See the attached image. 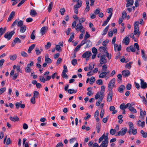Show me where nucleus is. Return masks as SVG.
<instances>
[{
    "mask_svg": "<svg viewBox=\"0 0 147 147\" xmlns=\"http://www.w3.org/2000/svg\"><path fill=\"white\" fill-rule=\"evenodd\" d=\"M75 29L77 32H80L81 33H84V31H85L82 24H78L76 25Z\"/></svg>",
    "mask_w": 147,
    "mask_h": 147,
    "instance_id": "f257e3e1",
    "label": "nucleus"
},
{
    "mask_svg": "<svg viewBox=\"0 0 147 147\" xmlns=\"http://www.w3.org/2000/svg\"><path fill=\"white\" fill-rule=\"evenodd\" d=\"M19 20L17 19L15 20L11 25V28L16 25L17 24L18 26V27H20L24 25H23V22L22 20H20L19 21Z\"/></svg>",
    "mask_w": 147,
    "mask_h": 147,
    "instance_id": "f03ea898",
    "label": "nucleus"
},
{
    "mask_svg": "<svg viewBox=\"0 0 147 147\" xmlns=\"http://www.w3.org/2000/svg\"><path fill=\"white\" fill-rule=\"evenodd\" d=\"M15 33V31L14 30L10 32H7L5 34L4 37L5 38L7 39L8 40H9Z\"/></svg>",
    "mask_w": 147,
    "mask_h": 147,
    "instance_id": "7ed1b4c3",
    "label": "nucleus"
},
{
    "mask_svg": "<svg viewBox=\"0 0 147 147\" xmlns=\"http://www.w3.org/2000/svg\"><path fill=\"white\" fill-rule=\"evenodd\" d=\"M108 132L106 133L105 135V134L104 133L99 138L98 140V143H100L101 142L103 139L104 140L108 141Z\"/></svg>",
    "mask_w": 147,
    "mask_h": 147,
    "instance_id": "20e7f679",
    "label": "nucleus"
},
{
    "mask_svg": "<svg viewBox=\"0 0 147 147\" xmlns=\"http://www.w3.org/2000/svg\"><path fill=\"white\" fill-rule=\"evenodd\" d=\"M127 130V129L126 127L122 128L120 131L118 132V134L116 136H119L121 135L122 136H124L126 133Z\"/></svg>",
    "mask_w": 147,
    "mask_h": 147,
    "instance_id": "39448f33",
    "label": "nucleus"
},
{
    "mask_svg": "<svg viewBox=\"0 0 147 147\" xmlns=\"http://www.w3.org/2000/svg\"><path fill=\"white\" fill-rule=\"evenodd\" d=\"M115 79L113 78L109 82L108 84V89L109 90H112L115 84Z\"/></svg>",
    "mask_w": 147,
    "mask_h": 147,
    "instance_id": "423d86ee",
    "label": "nucleus"
},
{
    "mask_svg": "<svg viewBox=\"0 0 147 147\" xmlns=\"http://www.w3.org/2000/svg\"><path fill=\"white\" fill-rule=\"evenodd\" d=\"M107 62V60L105 59V56L103 55L101 56L100 60V64L99 66L101 67L103 64H105Z\"/></svg>",
    "mask_w": 147,
    "mask_h": 147,
    "instance_id": "0eeeda50",
    "label": "nucleus"
},
{
    "mask_svg": "<svg viewBox=\"0 0 147 147\" xmlns=\"http://www.w3.org/2000/svg\"><path fill=\"white\" fill-rule=\"evenodd\" d=\"M140 87L141 88L143 89H145L147 88V84L146 82H145L142 79H140Z\"/></svg>",
    "mask_w": 147,
    "mask_h": 147,
    "instance_id": "6e6552de",
    "label": "nucleus"
},
{
    "mask_svg": "<svg viewBox=\"0 0 147 147\" xmlns=\"http://www.w3.org/2000/svg\"><path fill=\"white\" fill-rule=\"evenodd\" d=\"M134 127H129V130L128 132L129 135L131 134H132L133 135H135L137 134V130L136 129H134Z\"/></svg>",
    "mask_w": 147,
    "mask_h": 147,
    "instance_id": "1a4fd4ad",
    "label": "nucleus"
},
{
    "mask_svg": "<svg viewBox=\"0 0 147 147\" xmlns=\"http://www.w3.org/2000/svg\"><path fill=\"white\" fill-rule=\"evenodd\" d=\"M138 108L139 109L140 113L139 117L141 118V119H144V117L146 115V112L145 111H143L142 109L140 107H138Z\"/></svg>",
    "mask_w": 147,
    "mask_h": 147,
    "instance_id": "9d476101",
    "label": "nucleus"
},
{
    "mask_svg": "<svg viewBox=\"0 0 147 147\" xmlns=\"http://www.w3.org/2000/svg\"><path fill=\"white\" fill-rule=\"evenodd\" d=\"M113 93L112 90H109L107 97V101L108 102L111 101L112 99Z\"/></svg>",
    "mask_w": 147,
    "mask_h": 147,
    "instance_id": "9b49d317",
    "label": "nucleus"
},
{
    "mask_svg": "<svg viewBox=\"0 0 147 147\" xmlns=\"http://www.w3.org/2000/svg\"><path fill=\"white\" fill-rule=\"evenodd\" d=\"M122 75L124 77L129 76L130 75V72L128 70H124L122 72Z\"/></svg>",
    "mask_w": 147,
    "mask_h": 147,
    "instance_id": "f8f14e48",
    "label": "nucleus"
},
{
    "mask_svg": "<svg viewBox=\"0 0 147 147\" xmlns=\"http://www.w3.org/2000/svg\"><path fill=\"white\" fill-rule=\"evenodd\" d=\"M91 53L90 52L87 51L84 53L82 55V57L84 58H88L91 56Z\"/></svg>",
    "mask_w": 147,
    "mask_h": 147,
    "instance_id": "ddd939ff",
    "label": "nucleus"
},
{
    "mask_svg": "<svg viewBox=\"0 0 147 147\" xmlns=\"http://www.w3.org/2000/svg\"><path fill=\"white\" fill-rule=\"evenodd\" d=\"M136 124L138 127H141L142 128H143L145 126V122L144 121L142 122L141 121L139 120L137 121Z\"/></svg>",
    "mask_w": 147,
    "mask_h": 147,
    "instance_id": "4468645a",
    "label": "nucleus"
},
{
    "mask_svg": "<svg viewBox=\"0 0 147 147\" xmlns=\"http://www.w3.org/2000/svg\"><path fill=\"white\" fill-rule=\"evenodd\" d=\"M123 42L125 45H128L129 42V37L126 36L125 37L123 38Z\"/></svg>",
    "mask_w": 147,
    "mask_h": 147,
    "instance_id": "2eb2a0df",
    "label": "nucleus"
},
{
    "mask_svg": "<svg viewBox=\"0 0 147 147\" xmlns=\"http://www.w3.org/2000/svg\"><path fill=\"white\" fill-rule=\"evenodd\" d=\"M109 73V72L104 71L102 72L100 74L99 76L100 78H103L106 77L107 74Z\"/></svg>",
    "mask_w": 147,
    "mask_h": 147,
    "instance_id": "dca6fc26",
    "label": "nucleus"
},
{
    "mask_svg": "<svg viewBox=\"0 0 147 147\" xmlns=\"http://www.w3.org/2000/svg\"><path fill=\"white\" fill-rule=\"evenodd\" d=\"M126 51L128 52H130L131 51L132 52H135V49L133 46H130L129 47H127L126 48Z\"/></svg>",
    "mask_w": 147,
    "mask_h": 147,
    "instance_id": "f3484780",
    "label": "nucleus"
},
{
    "mask_svg": "<svg viewBox=\"0 0 147 147\" xmlns=\"http://www.w3.org/2000/svg\"><path fill=\"white\" fill-rule=\"evenodd\" d=\"M108 142V141L103 140L101 144L99 146V147H107Z\"/></svg>",
    "mask_w": 147,
    "mask_h": 147,
    "instance_id": "a211bd4d",
    "label": "nucleus"
},
{
    "mask_svg": "<svg viewBox=\"0 0 147 147\" xmlns=\"http://www.w3.org/2000/svg\"><path fill=\"white\" fill-rule=\"evenodd\" d=\"M101 126V124L100 123L98 122L96 123V130L98 133H99L100 131Z\"/></svg>",
    "mask_w": 147,
    "mask_h": 147,
    "instance_id": "6ab92c4d",
    "label": "nucleus"
},
{
    "mask_svg": "<svg viewBox=\"0 0 147 147\" xmlns=\"http://www.w3.org/2000/svg\"><path fill=\"white\" fill-rule=\"evenodd\" d=\"M109 110L111 111H112V114H115L117 112V111L115 110V108L114 106H111L109 108Z\"/></svg>",
    "mask_w": 147,
    "mask_h": 147,
    "instance_id": "aec40b11",
    "label": "nucleus"
},
{
    "mask_svg": "<svg viewBox=\"0 0 147 147\" xmlns=\"http://www.w3.org/2000/svg\"><path fill=\"white\" fill-rule=\"evenodd\" d=\"M125 88V86L123 85H121L118 88V91L120 93H123V90Z\"/></svg>",
    "mask_w": 147,
    "mask_h": 147,
    "instance_id": "412c9836",
    "label": "nucleus"
},
{
    "mask_svg": "<svg viewBox=\"0 0 147 147\" xmlns=\"http://www.w3.org/2000/svg\"><path fill=\"white\" fill-rule=\"evenodd\" d=\"M9 119L11 121L14 122L18 121H19V119L17 116H15L14 117H10Z\"/></svg>",
    "mask_w": 147,
    "mask_h": 147,
    "instance_id": "4be33fe9",
    "label": "nucleus"
},
{
    "mask_svg": "<svg viewBox=\"0 0 147 147\" xmlns=\"http://www.w3.org/2000/svg\"><path fill=\"white\" fill-rule=\"evenodd\" d=\"M126 1L127 2L126 5L127 7L131 6L133 4L134 2L133 0H129Z\"/></svg>",
    "mask_w": 147,
    "mask_h": 147,
    "instance_id": "5701e85b",
    "label": "nucleus"
},
{
    "mask_svg": "<svg viewBox=\"0 0 147 147\" xmlns=\"http://www.w3.org/2000/svg\"><path fill=\"white\" fill-rule=\"evenodd\" d=\"M48 29V28L47 26L42 27L40 30V32L42 35L44 34L46 31Z\"/></svg>",
    "mask_w": 147,
    "mask_h": 147,
    "instance_id": "b1692460",
    "label": "nucleus"
},
{
    "mask_svg": "<svg viewBox=\"0 0 147 147\" xmlns=\"http://www.w3.org/2000/svg\"><path fill=\"white\" fill-rule=\"evenodd\" d=\"M114 49L115 51H116L117 50L118 51H120L121 49V45H119L118 46L117 44H115L114 45Z\"/></svg>",
    "mask_w": 147,
    "mask_h": 147,
    "instance_id": "393cba45",
    "label": "nucleus"
},
{
    "mask_svg": "<svg viewBox=\"0 0 147 147\" xmlns=\"http://www.w3.org/2000/svg\"><path fill=\"white\" fill-rule=\"evenodd\" d=\"M45 61L47 63H51L52 62V60L49 58L48 55H46L45 57Z\"/></svg>",
    "mask_w": 147,
    "mask_h": 147,
    "instance_id": "a878e982",
    "label": "nucleus"
},
{
    "mask_svg": "<svg viewBox=\"0 0 147 147\" xmlns=\"http://www.w3.org/2000/svg\"><path fill=\"white\" fill-rule=\"evenodd\" d=\"M101 93L99 92H97V93L95 95V99H97L99 98V97H100V98H101V97L102 96H103V99L104 97V95H101Z\"/></svg>",
    "mask_w": 147,
    "mask_h": 147,
    "instance_id": "bb28decb",
    "label": "nucleus"
},
{
    "mask_svg": "<svg viewBox=\"0 0 147 147\" xmlns=\"http://www.w3.org/2000/svg\"><path fill=\"white\" fill-rule=\"evenodd\" d=\"M20 28V32L23 33L25 32L26 27L25 25H24L22 26H21V27Z\"/></svg>",
    "mask_w": 147,
    "mask_h": 147,
    "instance_id": "cd10ccee",
    "label": "nucleus"
},
{
    "mask_svg": "<svg viewBox=\"0 0 147 147\" xmlns=\"http://www.w3.org/2000/svg\"><path fill=\"white\" fill-rule=\"evenodd\" d=\"M82 1H80V2L77 3V4L74 6V7L78 9L80 8L82 6Z\"/></svg>",
    "mask_w": 147,
    "mask_h": 147,
    "instance_id": "c85d7f7f",
    "label": "nucleus"
},
{
    "mask_svg": "<svg viewBox=\"0 0 147 147\" xmlns=\"http://www.w3.org/2000/svg\"><path fill=\"white\" fill-rule=\"evenodd\" d=\"M30 15L32 17H34L37 15V13L35 10L31 9L30 11Z\"/></svg>",
    "mask_w": 147,
    "mask_h": 147,
    "instance_id": "c756f323",
    "label": "nucleus"
},
{
    "mask_svg": "<svg viewBox=\"0 0 147 147\" xmlns=\"http://www.w3.org/2000/svg\"><path fill=\"white\" fill-rule=\"evenodd\" d=\"M86 45L85 47V48L89 47L92 46V42L89 40H87L86 42Z\"/></svg>",
    "mask_w": 147,
    "mask_h": 147,
    "instance_id": "7c9ffc66",
    "label": "nucleus"
},
{
    "mask_svg": "<svg viewBox=\"0 0 147 147\" xmlns=\"http://www.w3.org/2000/svg\"><path fill=\"white\" fill-rule=\"evenodd\" d=\"M35 44H33L32 45L29 47L28 50V52L29 53H31V51L35 47Z\"/></svg>",
    "mask_w": 147,
    "mask_h": 147,
    "instance_id": "2f4dec72",
    "label": "nucleus"
},
{
    "mask_svg": "<svg viewBox=\"0 0 147 147\" xmlns=\"http://www.w3.org/2000/svg\"><path fill=\"white\" fill-rule=\"evenodd\" d=\"M17 57V55L16 54H14L10 55L9 56V57L10 60L14 61L16 59Z\"/></svg>",
    "mask_w": 147,
    "mask_h": 147,
    "instance_id": "473e14b6",
    "label": "nucleus"
},
{
    "mask_svg": "<svg viewBox=\"0 0 147 147\" xmlns=\"http://www.w3.org/2000/svg\"><path fill=\"white\" fill-rule=\"evenodd\" d=\"M140 133L142 134L143 138H146L147 137V132H145L144 130H141Z\"/></svg>",
    "mask_w": 147,
    "mask_h": 147,
    "instance_id": "72a5a7b5",
    "label": "nucleus"
},
{
    "mask_svg": "<svg viewBox=\"0 0 147 147\" xmlns=\"http://www.w3.org/2000/svg\"><path fill=\"white\" fill-rule=\"evenodd\" d=\"M39 79L40 82L45 83V82L46 80L44 77L42 76H40L39 77Z\"/></svg>",
    "mask_w": 147,
    "mask_h": 147,
    "instance_id": "f704fd0d",
    "label": "nucleus"
},
{
    "mask_svg": "<svg viewBox=\"0 0 147 147\" xmlns=\"http://www.w3.org/2000/svg\"><path fill=\"white\" fill-rule=\"evenodd\" d=\"M53 5V4L52 2H50L49 4L48 8V10L49 12H50L51 11Z\"/></svg>",
    "mask_w": 147,
    "mask_h": 147,
    "instance_id": "c9c22d12",
    "label": "nucleus"
},
{
    "mask_svg": "<svg viewBox=\"0 0 147 147\" xmlns=\"http://www.w3.org/2000/svg\"><path fill=\"white\" fill-rule=\"evenodd\" d=\"M133 62H130L128 63H127L125 66V67L126 68L128 69H130L131 67V64H132Z\"/></svg>",
    "mask_w": 147,
    "mask_h": 147,
    "instance_id": "e433bc0d",
    "label": "nucleus"
},
{
    "mask_svg": "<svg viewBox=\"0 0 147 147\" xmlns=\"http://www.w3.org/2000/svg\"><path fill=\"white\" fill-rule=\"evenodd\" d=\"M109 25L107 26L104 30L103 33L102 34V35H105L107 34L109 28Z\"/></svg>",
    "mask_w": 147,
    "mask_h": 147,
    "instance_id": "4c0bfd02",
    "label": "nucleus"
},
{
    "mask_svg": "<svg viewBox=\"0 0 147 147\" xmlns=\"http://www.w3.org/2000/svg\"><path fill=\"white\" fill-rule=\"evenodd\" d=\"M92 88L91 87H89L87 88V91H88L87 93V95L89 96H91L92 94Z\"/></svg>",
    "mask_w": 147,
    "mask_h": 147,
    "instance_id": "58836bf2",
    "label": "nucleus"
},
{
    "mask_svg": "<svg viewBox=\"0 0 147 147\" xmlns=\"http://www.w3.org/2000/svg\"><path fill=\"white\" fill-rule=\"evenodd\" d=\"M141 53H142V58L144 59L145 60H146L147 59V58L145 56V54L144 50L142 49L141 50Z\"/></svg>",
    "mask_w": 147,
    "mask_h": 147,
    "instance_id": "ea45409f",
    "label": "nucleus"
},
{
    "mask_svg": "<svg viewBox=\"0 0 147 147\" xmlns=\"http://www.w3.org/2000/svg\"><path fill=\"white\" fill-rule=\"evenodd\" d=\"M102 96L101 98H100L98 101L96 103V105L97 106H98L102 100Z\"/></svg>",
    "mask_w": 147,
    "mask_h": 147,
    "instance_id": "a19ab883",
    "label": "nucleus"
},
{
    "mask_svg": "<svg viewBox=\"0 0 147 147\" xmlns=\"http://www.w3.org/2000/svg\"><path fill=\"white\" fill-rule=\"evenodd\" d=\"M105 87L104 86H102L101 87V90L100 92L101 95H104V93L105 91Z\"/></svg>",
    "mask_w": 147,
    "mask_h": 147,
    "instance_id": "79ce46f5",
    "label": "nucleus"
},
{
    "mask_svg": "<svg viewBox=\"0 0 147 147\" xmlns=\"http://www.w3.org/2000/svg\"><path fill=\"white\" fill-rule=\"evenodd\" d=\"M122 118L123 116L121 115H119L118 116V118L119 119L118 122L120 124H121L123 122Z\"/></svg>",
    "mask_w": 147,
    "mask_h": 147,
    "instance_id": "37998d69",
    "label": "nucleus"
},
{
    "mask_svg": "<svg viewBox=\"0 0 147 147\" xmlns=\"http://www.w3.org/2000/svg\"><path fill=\"white\" fill-rule=\"evenodd\" d=\"M25 70L26 73H29L31 72V69L30 67L27 66V67L25 68Z\"/></svg>",
    "mask_w": 147,
    "mask_h": 147,
    "instance_id": "c03bdc74",
    "label": "nucleus"
},
{
    "mask_svg": "<svg viewBox=\"0 0 147 147\" xmlns=\"http://www.w3.org/2000/svg\"><path fill=\"white\" fill-rule=\"evenodd\" d=\"M71 34V36L69 38L68 40V42H71L72 41L74 36V32H72Z\"/></svg>",
    "mask_w": 147,
    "mask_h": 147,
    "instance_id": "a18cd8bd",
    "label": "nucleus"
},
{
    "mask_svg": "<svg viewBox=\"0 0 147 147\" xmlns=\"http://www.w3.org/2000/svg\"><path fill=\"white\" fill-rule=\"evenodd\" d=\"M99 50L100 51L102 52H105L107 51L105 47H101L99 48Z\"/></svg>",
    "mask_w": 147,
    "mask_h": 147,
    "instance_id": "49530a36",
    "label": "nucleus"
},
{
    "mask_svg": "<svg viewBox=\"0 0 147 147\" xmlns=\"http://www.w3.org/2000/svg\"><path fill=\"white\" fill-rule=\"evenodd\" d=\"M86 19L84 17H82L79 20V24H82V23L86 21Z\"/></svg>",
    "mask_w": 147,
    "mask_h": 147,
    "instance_id": "de8ad7c7",
    "label": "nucleus"
},
{
    "mask_svg": "<svg viewBox=\"0 0 147 147\" xmlns=\"http://www.w3.org/2000/svg\"><path fill=\"white\" fill-rule=\"evenodd\" d=\"M102 70L103 71H106L107 69L108 68V66L107 64H104L102 66Z\"/></svg>",
    "mask_w": 147,
    "mask_h": 147,
    "instance_id": "09e8293b",
    "label": "nucleus"
},
{
    "mask_svg": "<svg viewBox=\"0 0 147 147\" xmlns=\"http://www.w3.org/2000/svg\"><path fill=\"white\" fill-rule=\"evenodd\" d=\"M35 33V31L34 30L32 31L31 34L30 38L32 40H34L35 38V37L34 34Z\"/></svg>",
    "mask_w": 147,
    "mask_h": 147,
    "instance_id": "8fccbe9b",
    "label": "nucleus"
},
{
    "mask_svg": "<svg viewBox=\"0 0 147 147\" xmlns=\"http://www.w3.org/2000/svg\"><path fill=\"white\" fill-rule=\"evenodd\" d=\"M139 22L137 21L135 22L134 24V29H139Z\"/></svg>",
    "mask_w": 147,
    "mask_h": 147,
    "instance_id": "3c124183",
    "label": "nucleus"
},
{
    "mask_svg": "<svg viewBox=\"0 0 147 147\" xmlns=\"http://www.w3.org/2000/svg\"><path fill=\"white\" fill-rule=\"evenodd\" d=\"M95 80V78L94 77L92 76L90 78V84H92L94 82Z\"/></svg>",
    "mask_w": 147,
    "mask_h": 147,
    "instance_id": "603ef678",
    "label": "nucleus"
},
{
    "mask_svg": "<svg viewBox=\"0 0 147 147\" xmlns=\"http://www.w3.org/2000/svg\"><path fill=\"white\" fill-rule=\"evenodd\" d=\"M67 92L71 94L74 93H76L77 92V90H75L74 89H69L68 90Z\"/></svg>",
    "mask_w": 147,
    "mask_h": 147,
    "instance_id": "864d4df0",
    "label": "nucleus"
},
{
    "mask_svg": "<svg viewBox=\"0 0 147 147\" xmlns=\"http://www.w3.org/2000/svg\"><path fill=\"white\" fill-rule=\"evenodd\" d=\"M39 95V92L36 91H34V94H33V97L34 98H37L38 96Z\"/></svg>",
    "mask_w": 147,
    "mask_h": 147,
    "instance_id": "5fc2aeb1",
    "label": "nucleus"
},
{
    "mask_svg": "<svg viewBox=\"0 0 147 147\" xmlns=\"http://www.w3.org/2000/svg\"><path fill=\"white\" fill-rule=\"evenodd\" d=\"M127 14L125 10L123 11L122 14V18H126L127 17Z\"/></svg>",
    "mask_w": 147,
    "mask_h": 147,
    "instance_id": "6e6d98bb",
    "label": "nucleus"
},
{
    "mask_svg": "<svg viewBox=\"0 0 147 147\" xmlns=\"http://www.w3.org/2000/svg\"><path fill=\"white\" fill-rule=\"evenodd\" d=\"M138 31L139 29H134V34L135 35L138 34V35H139L140 34V32Z\"/></svg>",
    "mask_w": 147,
    "mask_h": 147,
    "instance_id": "4d7b16f0",
    "label": "nucleus"
},
{
    "mask_svg": "<svg viewBox=\"0 0 147 147\" xmlns=\"http://www.w3.org/2000/svg\"><path fill=\"white\" fill-rule=\"evenodd\" d=\"M71 64L74 66L76 65L77 63V60L76 59H73L71 61Z\"/></svg>",
    "mask_w": 147,
    "mask_h": 147,
    "instance_id": "13d9d810",
    "label": "nucleus"
},
{
    "mask_svg": "<svg viewBox=\"0 0 147 147\" xmlns=\"http://www.w3.org/2000/svg\"><path fill=\"white\" fill-rule=\"evenodd\" d=\"M56 49L60 52L62 51L61 49V47L58 45H57L55 47Z\"/></svg>",
    "mask_w": 147,
    "mask_h": 147,
    "instance_id": "bf43d9fd",
    "label": "nucleus"
},
{
    "mask_svg": "<svg viewBox=\"0 0 147 147\" xmlns=\"http://www.w3.org/2000/svg\"><path fill=\"white\" fill-rule=\"evenodd\" d=\"M94 64H93L92 63H90L89 64V69L90 70H92L94 68Z\"/></svg>",
    "mask_w": 147,
    "mask_h": 147,
    "instance_id": "052dcab7",
    "label": "nucleus"
},
{
    "mask_svg": "<svg viewBox=\"0 0 147 147\" xmlns=\"http://www.w3.org/2000/svg\"><path fill=\"white\" fill-rule=\"evenodd\" d=\"M22 101H20L19 102H17L16 104L15 105L16 109H18L20 107V105L22 104Z\"/></svg>",
    "mask_w": 147,
    "mask_h": 147,
    "instance_id": "680f3d73",
    "label": "nucleus"
},
{
    "mask_svg": "<svg viewBox=\"0 0 147 147\" xmlns=\"http://www.w3.org/2000/svg\"><path fill=\"white\" fill-rule=\"evenodd\" d=\"M96 83L99 85H102L103 84L102 81L101 79H99L97 80Z\"/></svg>",
    "mask_w": 147,
    "mask_h": 147,
    "instance_id": "e2e57ef3",
    "label": "nucleus"
},
{
    "mask_svg": "<svg viewBox=\"0 0 147 147\" xmlns=\"http://www.w3.org/2000/svg\"><path fill=\"white\" fill-rule=\"evenodd\" d=\"M21 55L23 57H27L28 56L27 53L26 52L23 51H22L21 52Z\"/></svg>",
    "mask_w": 147,
    "mask_h": 147,
    "instance_id": "0e129e2a",
    "label": "nucleus"
},
{
    "mask_svg": "<svg viewBox=\"0 0 147 147\" xmlns=\"http://www.w3.org/2000/svg\"><path fill=\"white\" fill-rule=\"evenodd\" d=\"M116 132V130L115 129H111L110 130V134L111 135H114Z\"/></svg>",
    "mask_w": 147,
    "mask_h": 147,
    "instance_id": "69168bd1",
    "label": "nucleus"
},
{
    "mask_svg": "<svg viewBox=\"0 0 147 147\" xmlns=\"http://www.w3.org/2000/svg\"><path fill=\"white\" fill-rule=\"evenodd\" d=\"M65 11V8H62L60 9V12L61 15H64V13Z\"/></svg>",
    "mask_w": 147,
    "mask_h": 147,
    "instance_id": "338daca9",
    "label": "nucleus"
},
{
    "mask_svg": "<svg viewBox=\"0 0 147 147\" xmlns=\"http://www.w3.org/2000/svg\"><path fill=\"white\" fill-rule=\"evenodd\" d=\"M35 52L36 55H39L41 53V51L39 50L38 48H36L35 49Z\"/></svg>",
    "mask_w": 147,
    "mask_h": 147,
    "instance_id": "774afa93",
    "label": "nucleus"
}]
</instances>
